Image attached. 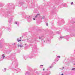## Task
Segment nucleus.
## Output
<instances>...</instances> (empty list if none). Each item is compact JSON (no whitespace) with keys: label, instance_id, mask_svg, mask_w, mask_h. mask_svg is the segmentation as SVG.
<instances>
[{"label":"nucleus","instance_id":"27","mask_svg":"<svg viewBox=\"0 0 75 75\" xmlns=\"http://www.w3.org/2000/svg\"><path fill=\"white\" fill-rule=\"evenodd\" d=\"M33 7H35V5L34 4H33Z\"/></svg>","mask_w":75,"mask_h":75},{"label":"nucleus","instance_id":"11","mask_svg":"<svg viewBox=\"0 0 75 75\" xmlns=\"http://www.w3.org/2000/svg\"><path fill=\"white\" fill-rule=\"evenodd\" d=\"M38 11L37 9H35L33 11V13H37Z\"/></svg>","mask_w":75,"mask_h":75},{"label":"nucleus","instance_id":"43","mask_svg":"<svg viewBox=\"0 0 75 75\" xmlns=\"http://www.w3.org/2000/svg\"><path fill=\"white\" fill-rule=\"evenodd\" d=\"M21 38L20 37V39H21Z\"/></svg>","mask_w":75,"mask_h":75},{"label":"nucleus","instance_id":"10","mask_svg":"<svg viewBox=\"0 0 75 75\" xmlns=\"http://www.w3.org/2000/svg\"><path fill=\"white\" fill-rule=\"evenodd\" d=\"M25 75H29V72L28 71H27L25 73Z\"/></svg>","mask_w":75,"mask_h":75},{"label":"nucleus","instance_id":"47","mask_svg":"<svg viewBox=\"0 0 75 75\" xmlns=\"http://www.w3.org/2000/svg\"><path fill=\"white\" fill-rule=\"evenodd\" d=\"M44 37V36H42V37Z\"/></svg>","mask_w":75,"mask_h":75},{"label":"nucleus","instance_id":"29","mask_svg":"<svg viewBox=\"0 0 75 75\" xmlns=\"http://www.w3.org/2000/svg\"><path fill=\"white\" fill-rule=\"evenodd\" d=\"M62 23H64V20H62Z\"/></svg>","mask_w":75,"mask_h":75},{"label":"nucleus","instance_id":"16","mask_svg":"<svg viewBox=\"0 0 75 75\" xmlns=\"http://www.w3.org/2000/svg\"><path fill=\"white\" fill-rule=\"evenodd\" d=\"M4 71V72H6V69L5 68Z\"/></svg>","mask_w":75,"mask_h":75},{"label":"nucleus","instance_id":"5","mask_svg":"<svg viewBox=\"0 0 75 75\" xmlns=\"http://www.w3.org/2000/svg\"><path fill=\"white\" fill-rule=\"evenodd\" d=\"M18 47H20V48H23L24 47V45H23L22 44H21L20 45H18Z\"/></svg>","mask_w":75,"mask_h":75},{"label":"nucleus","instance_id":"23","mask_svg":"<svg viewBox=\"0 0 75 75\" xmlns=\"http://www.w3.org/2000/svg\"><path fill=\"white\" fill-rule=\"evenodd\" d=\"M74 69H75V68H72V69H71V70H74Z\"/></svg>","mask_w":75,"mask_h":75},{"label":"nucleus","instance_id":"28","mask_svg":"<svg viewBox=\"0 0 75 75\" xmlns=\"http://www.w3.org/2000/svg\"><path fill=\"white\" fill-rule=\"evenodd\" d=\"M27 58V57H24V59H25V58Z\"/></svg>","mask_w":75,"mask_h":75},{"label":"nucleus","instance_id":"25","mask_svg":"<svg viewBox=\"0 0 75 75\" xmlns=\"http://www.w3.org/2000/svg\"><path fill=\"white\" fill-rule=\"evenodd\" d=\"M73 4L74 3H73V2H72L71 4V5H72V4Z\"/></svg>","mask_w":75,"mask_h":75},{"label":"nucleus","instance_id":"51","mask_svg":"<svg viewBox=\"0 0 75 75\" xmlns=\"http://www.w3.org/2000/svg\"><path fill=\"white\" fill-rule=\"evenodd\" d=\"M29 17H30V16H29Z\"/></svg>","mask_w":75,"mask_h":75},{"label":"nucleus","instance_id":"21","mask_svg":"<svg viewBox=\"0 0 75 75\" xmlns=\"http://www.w3.org/2000/svg\"><path fill=\"white\" fill-rule=\"evenodd\" d=\"M30 59H31V58H33V56H32L31 57H30Z\"/></svg>","mask_w":75,"mask_h":75},{"label":"nucleus","instance_id":"31","mask_svg":"<svg viewBox=\"0 0 75 75\" xmlns=\"http://www.w3.org/2000/svg\"><path fill=\"white\" fill-rule=\"evenodd\" d=\"M2 35V33H0V36H1V35Z\"/></svg>","mask_w":75,"mask_h":75},{"label":"nucleus","instance_id":"14","mask_svg":"<svg viewBox=\"0 0 75 75\" xmlns=\"http://www.w3.org/2000/svg\"><path fill=\"white\" fill-rule=\"evenodd\" d=\"M4 41V39H1V40H0L1 42H3Z\"/></svg>","mask_w":75,"mask_h":75},{"label":"nucleus","instance_id":"33","mask_svg":"<svg viewBox=\"0 0 75 75\" xmlns=\"http://www.w3.org/2000/svg\"><path fill=\"white\" fill-rule=\"evenodd\" d=\"M34 41H36V39H34Z\"/></svg>","mask_w":75,"mask_h":75},{"label":"nucleus","instance_id":"50","mask_svg":"<svg viewBox=\"0 0 75 75\" xmlns=\"http://www.w3.org/2000/svg\"><path fill=\"white\" fill-rule=\"evenodd\" d=\"M25 45H26V44H25Z\"/></svg>","mask_w":75,"mask_h":75},{"label":"nucleus","instance_id":"9","mask_svg":"<svg viewBox=\"0 0 75 75\" xmlns=\"http://www.w3.org/2000/svg\"><path fill=\"white\" fill-rule=\"evenodd\" d=\"M64 37H62V36H60V39H59V40H62V38H64Z\"/></svg>","mask_w":75,"mask_h":75},{"label":"nucleus","instance_id":"13","mask_svg":"<svg viewBox=\"0 0 75 75\" xmlns=\"http://www.w3.org/2000/svg\"><path fill=\"white\" fill-rule=\"evenodd\" d=\"M2 57L3 58V59L4 58V57H5V56L4 55V54H2Z\"/></svg>","mask_w":75,"mask_h":75},{"label":"nucleus","instance_id":"42","mask_svg":"<svg viewBox=\"0 0 75 75\" xmlns=\"http://www.w3.org/2000/svg\"><path fill=\"white\" fill-rule=\"evenodd\" d=\"M64 67H63V69H64Z\"/></svg>","mask_w":75,"mask_h":75},{"label":"nucleus","instance_id":"39","mask_svg":"<svg viewBox=\"0 0 75 75\" xmlns=\"http://www.w3.org/2000/svg\"><path fill=\"white\" fill-rule=\"evenodd\" d=\"M61 75H64V74H61Z\"/></svg>","mask_w":75,"mask_h":75},{"label":"nucleus","instance_id":"18","mask_svg":"<svg viewBox=\"0 0 75 75\" xmlns=\"http://www.w3.org/2000/svg\"><path fill=\"white\" fill-rule=\"evenodd\" d=\"M16 66H17L18 65V64H17V61L16 62Z\"/></svg>","mask_w":75,"mask_h":75},{"label":"nucleus","instance_id":"7","mask_svg":"<svg viewBox=\"0 0 75 75\" xmlns=\"http://www.w3.org/2000/svg\"><path fill=\"white\" fill-rule=\"evenodd\" d=\"M14 23L16 24H17L18 27L19 26V22H16L15 23Z\"/></svg>","mask_w":75,"mask_h":75},{"label":"nucleus","instance_id":"32","mask_svg":"<svg viewBox=\"0 0 75 75\" xmlns=\"http://www.w3.org/2000/svg\"><path fill=\"white\" fill-rule=\"evenodd\" d=\"M46 25H47V26H48V23H46Z\"/></svg>","mask_w":75,"mask_h":75},{"label":"nucleus","instance_id":"15","mask_svg":"<svg viewBox=\"0 0 75 75\" xmlns=\"http://www.w3.org/2000/svg\"><path fill=\"white\" fill-rule=\"evenodd\" d=\"M8 31H11V30L10 28H8Z\"/></svg>","mask_w":75,"mask_h":75},{"label":"nucleus","instance_id":"22","mask_svg":"<svg viewBox=\"0 0 75 75\" xmlns=\"http://www.w3.org/2000/svg\"><path fill=\"white\" fill-rule=\"evenodd\" d=\"M39 39H41L42 38V36H41V37H39Z\"/></svg>","mask_w":75,"mask_h":75},{"label":"nucleus","instance_id":"52","mask_svg":"<svg viewBox=\"0 0 75 75\" xmlns=\"http://www.w3.org/2000/svg\"><path fill=\"white\" fill-rule=\"evenodd\" d=\"M57 58H56V59Z\"/></svg>","mask_w":75,"mask_h":75},{"label":"nucleus","instance_id":"4","mask_svg":"<svg viewBox=\"0 0 75 75\" xmlns=\"http://www.w3.org/2000/svg\"><path fill=\"white\" fill-rule=\"evenodd\" d=\"M22 17H24V18H26V15H25V13L24 12H23L22 13Z\"/></svg>","mask_w":75,"mask_h":75},{"label":"nucleus","instance_id":"12","mask_svg":"<svg viewBox=\"0 0 75 75\" xmlns=\"http://www.w3.org/2000/svg\"><path fill=\"white\" fill-rule=\"evenodd\" d=\"M22 8H23V10H25V9H26L27 8V7H24V6H23L22 7Z\"/></svg>","mask_w":75,"mask_h":75},{"label":"nucleus","instance_id":"26","mask_svg":"<svg viewBox=\"0 0 75 75\" xmlns=\"http://www.w3.org/2000/svg\"><path fill=\"white\" fill-rule=\"evenodd\" d=\"M57 58H60V57L59 56H57Z\"/></svg>","mask_w":75,"mask_h":75},{"label":"nucleus","instance_id":"8","mask_svg":"<svg viewBox=\"0 0 75 75\" xmlns=\"http://www.w3.org/2000/svg\"><path fill=\"white\" fill-rule=\"evenodd\" d=\"M14 71H20V69H14Z\"/></svg>","mask_w":75,"mask_h":75},{"label":"nucleus","instance_id":"30","mask_svg":"<svg viewBox=\"0 0 75 75\" xmlns=\"http://www.w3.org/2000/svg\"><path fill=\"white\" fill-rule=\"evenodd\" d=\"M50 68H52V66H50Z\"/></svg>","mask_w":75,"mask_h":75},{"label":"nucleus","instance_id":"45","mask_svg":"<svg viewBox=\"0 0 75 75\" xmlns=\"http://www.w3.org/2000/svg\"><path fill=\"white\" fill-rule=\"evenodd\" d=\"M48 69H47V71H48Z\"/></svg>","mask_w":75,"mask_h":75},{"label":"nucleus","instance_id":"3","mask_svg":"<svg viewBox=\"0 0 75 75\" xmlns=\"http://www.w3.org/2000/svg\"><path fill=\"white\" fill-rule=\"evenodd\" d=\"M40 16V13H38L37 15L35 17V18H33V20H37V18H38Z\"/></svg>","mask_w":75,"mask_h":75},{"label":"nucleus","instance_id":"2","mask_svg":"<svg viewBox=\"0 0 75 75\" xmlns=\"http://www.w3.org/2000/svg\"><path fill=\"white\" fill-rule=\"evenodd\" d=\"M23 4H24V3L23 2H20L18 4L17 3H16V5H17V6H19V7H20V6H21V5H23Z\"/></svg>","mask_w":75,"mask_h":75},{"label":"nucleus","instance_id":"46","mask_svg":"<svg viewBox=\"0 0 75 75\" xmlns=\"http://www.w3.org/2000/svg\"><path fill=\"white\" fill-rule=\"evenodd\" d=\"M7 16H8V15H7Z\"/></svg>","mask_w":75,"mask_h":75},{"label":"nucleus","instance_id":"37","mask_svg":"<svg viewBox=\"0 0 75 75\" xmlns=\"http://www.w3.org/2000/svg\"><path fill=\"white\" fill-rule=\"evenodd\" d=\"M53 64H56V63L55 62H54L53 63Z\"/></svg>","mask_w":75,"mask_h":75},{"label":"nucleus","instance_id":"1","mask_svg":"<svg viewBox=\"0 0 75 75\" xmlns=\"http://www.w3.org/2000/svg\"><path fill=\"white\" fill-rule=\"evenodd\" d=\"M8 17L9 18V23H11V21H12L13 19V18H14V16H13V15H11L8 16Z\"/></svg>","mask_w":75,"mask_h":75},{"label":"nucleus","instance_id":"17","mask_svg":"<svg viewBox=\"0 0 75 75\" xmlns=\"http://www.w3.org/2000/svg\"><path fill=\"white\" fill-rule=\"evenodd\" d=\"M11 12H10V11H8L7 12V13H8V14H10V13H11Z\"/></svg>","mask_w":75,"mask_h":75},{"label":"nucleus","instance_id":"49","mask_svg":"<svg viewBox=\"0 0 75 75\" xmlns=\"http://www.w3.org/2000/svg\"><path fill=\"white\" fill-rule=\"evenodd\" d=\"M57 61H58V60H57Z\"/></svg>","mask_w":75,"mask_h":75},{"label":"nucleus","instance_id":"6","mask_svg":"<svg viewBox=\"0 0 75 75\" xmlns=\"http://www.w3.org/2000/svg\"><path fill=\"white\" fill-rule=\"evenodd\" d=\"M67 40H69V35H67L66 36L64 37Z\"/></svg>","mask_w":75,"mask_h":75},{"label":"nucleus","instance_id":"44","mask_svg":"<svg viewBox=\"0 0 75 75\" xmlns=\"http://www.w3.org/2000/svg\"><path fill=\"white\" fill-rule=\"evenodd\" d=\"M45 69H43V70H44Z\"/></svg>","mask_w":75,"mask_h":75},{"label":"nucleus","instance_id":"40","mask_svg":"<svg viewBox=\"0 0 75 75\" xmlns=\"http://www.w3.org/2000/svg\"><path fill=\"white\" fill-rule=\"evenodd\" d=\"M42 40H43V39H42ZM42 42H44L42 41Z\"/></svg>","mask_w":75,"mask_h":75},{"label":"nucleus","instance_id":"36","mask_svg":"<svg viewBox=\"0 0 75 75\" xmlns=\"http://www.w3.org/2000/svg\"><path fill=\"white\" fill-rule=\"evenodd\" d=\"M74 23H75V22L74 21L73 23V24H74Z\"/></svg>","mask_w":75,"mask_h":75},{"label":"nucleus","instance_id":"35","mask_svg":"<svg viewBox=\"0 0 75 75\" xmlns=\"http://www.w3.org/2000/svg\"><path fill=\"white\" fill-rule=\"evenodd\" d=\"M14 8H15V7H13V9H14Z\"/></svg>","mask_w":75,"mask_h":75},{"label":"nucleus","instance_id":"19","mask_svg":"<svg viewBox=\"0 0 75 75\" xmlns=\"http://www.w3.org/2000/svg\"><path fill=\"white\" fill-rule=\"evenodd\" d=\"M19 40V39H17V40H18V42H20V41H21V40Z\"/></svg>","mask_w":75,"mask_h":75},{"label":"nucleus","instance_id":"20","mask_svg":"<svg viewBox=\"0 0 75 75\" xmlns=\"http://www.w3.org/2000/svg\"><path fill=\"white\" fill-rule=\"evenodd\" d=\"M50 41H51V40L50 39H49V40H47L48 42H50Z\"/></svg>","mask_w":75,"mask_h":75},{"label":"nucleus","instance_id":"48","mask_svg":"<svg viewBox=\"0 0 75 75\" xmlns=\"http://www.w3.org/2000/svg\"><path fill=\"white\" fill-rule=\"evenodd\" d=\"M74 65H75V64H74Z\"/></svg>","mask_w":75,"mask_h":75},{"label":"nucleus","instance_id":"34","mask_svg":"<svg viewBox=\"0 0 75 75\" xmlns=\"http://www.w3.org/2000/svg\"><path fill=\"white\" fill-rule=\"evenodd\" d=\"M54 60H55V62H57V60L56 59H55Z\"/></svg>","mask_w":75,"mask_h":75},{"label":"nucleus","instance_id":"41","mask_svg":"<svg viewBox=\"0 0 75 75\" xmlns=\"http://www.w3.org/2000/svg\"><path fill=\"white\" fill-rule=\"evenodd\" d=\"M40 66H42V67H43V65H41Z\"/></svg>","mask_w":75,"mask_h":75},{"label":"nucleus","instance_id":"24","mask_svg":"<svg viewBox=\"0 0 75 75\" xmlns=\"http://www.w3.org/2000/svg\"><path fill=\"white\" fill-rule=\"evenodd\" d=\"M57 34H59V32H57Z\"/></svg>","mask_w":75,"mask_h":75},{"label":"nucleus","instance_id":"38","mask_svg":"<svg viewBox=\"0 0 75 75\" xmlns=\"http://www.w3.org/2000/svg\"><path fill=\"white\" fill-rule=\"evenodd\" d=\"M44 42H46V40H45V41H44Z\"/></svg>","mask_w":75,"mask_h":75}]
</instances>
